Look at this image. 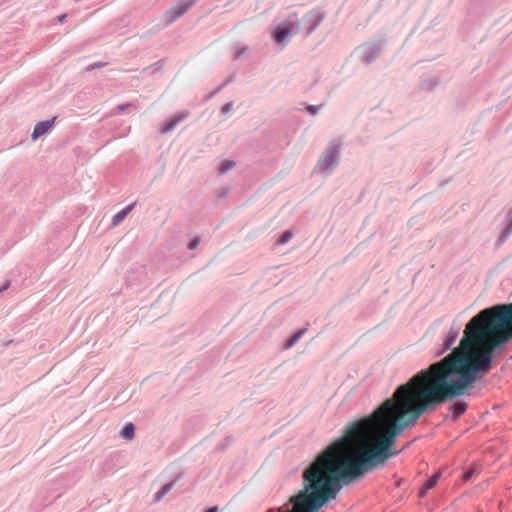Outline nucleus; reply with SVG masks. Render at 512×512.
Masks as SVG:
<instances>
[{
  "mask_svg": "<svg viewBox=\"0 0 512 512\" xmlns=\"http://www.w3.org/2000/svg\"><path fill=\"white\" fill-rule=\"evenodd\" d=\"M512 338V303L497 304L475 315L458 347L414 375V424L426 412L459 396L487 374L493 352Z\"/></svg>",
  "mask_w": 512,
  "mask_h": 512,
  "instance_id": "obj_1",
  "label": "nucleus"
},
{
  "mask_svg": "<svg viewBox=\"0 0 512 512\" xmlns=\"http://www.w3.org/2000/svg\"><path fill=\"white\" fill-rule=\"evenodd\" d=\"M193 5V0H180L174 7L163 14V22L166 26L172 24L179 17L184 15Z\"/></svg>",
  "mask_w": 512,
  "mask_h": 512,
  "instance_id": "obj_2",
  "label": "nucleus"
},
{
  "mask_svg": "<svg viewBox=\"0 0 512 512\" xmlns=\"http://www.w3.org/2000/svg\"><path fill=\"white\" fill-rule=\"evenodd\" d=\"M193 5V0H180L174 7L163 14V22L166 26L172 24L179 17L184 15Z\"/></svg>",
  "mask_w": 512,
  "mask_h": 512,
  "instance_id": "obj_3",
  "label": "nucleus"
},
{
  "mask_svg": "<svg viewBox=\"0 0 512 512\" xmlns=\"http://www.w3.org/2000/svg\"><path fill=\"white\" fill-rule=\"evenodd\" d=\"M338 154H339V151L336 147L328 148L324 152V154L319 162V166L322 167L323 169H327L337 160Z\"/></svg>",
  "mask_w": 512,
  "mask_h": 512,
  "instance_id": "obj_4",
  "label": "nucleus"
},
{
  "mask_svg": "<svg viewBox=\"0 0 512 512\" xmlns=\"http://www.w3.org/2000/svg\"><path fill=\"white\" fill-rule=\"evenodd\" d=\"M293 29L294 25L291 22L282 23L275 29L273 38L276 42L281 43L292 32Z\"/></svg>",
  "mask_w": 512,
  "mask_h": 512,
  "instance_id": "obj_5",
  "label": "nucleus"
},
{
  "mask_svg": "<svg viewBox=\"0 0 512 512\" xmlns=\"http://www.w3.org/2000/svg\"><path fill=\"white\" fill-rule=\"evenodd\" d=\"M55 117L50 120L39 122L35 125L32 132V139L35 141L45 133H47L54 126Z\"/></svg>",
  "mask_w": 512,
  "mask_h": 512,
  "instance_id": "obj_6",
  "label": "nucleus"
},
{
  "mask_svg": "<svg viewBox=\"0 0 512 512\" xmlns=\"http://www.w3.org/2000/svg\"><path fill=\"white\" fill-rule=\"evenodd\" d=\"M441 478V473L437 472L431 476L421 487L419 495L424 496L428 490L434 488Z\"/></svg>",
  "mask_w": 512,
  "mask_h": 512,
  "instance_id": "obj_7",
  "label": "nucleus"
},
{
  "mask_svg": "<svg viewBox=\"0 0 512 512\" xmlns=\"http://www.w3.org/2000/svg\"><path fill=\"white\" fill-rule=\"evenodd\" d=\"M468 404L464 401L456 402L450 406L454 419H458L467 410Z\"/></svg>",
  "mask_w": 512,
  "mask_h": 512,
  "instance_id": "obj_8",
  "label": "nucleus"
},
{
  "mask_svg": "<svg viewBox=\"0 0 512 512\" xmlns=\"http://www.w3.org/2000/svg\"><path fill=\"white\" fill-rule=\"evenodd\" d=\"M134 207V204L128 205L126 208L118 212L116 215H114L112 219V224L114 226L118 225L125 217L126 215L132 210Z\"/></svg>",
  "mask_w": 512,
  "mask_h": 512,
  "instance_id": "obj_9",
  "label": "nucleus"
},
{
  "mask_svg": "<svg viewBox=\"0 0 512 512\" xmlns=\"http://www.w3.org/2000/svg\"><path fill=\"white\" fill-rule=\"evenodd\" d=\"M135 427L132 423H127L121 431V436L125 439L131 440L134 438Z\"/></svg>",
  "mask_w": 512,
  "mask_h": 512,
  "instance_id": "obj_10",
  "label": "nucleus"
},
{
  "mask_svg": "<svg viewBox=\"0 0 512 512\" xmlns=\"http://www.w3.org/2000/svg\"><path fill=\"white\" fill-rule=\"evenodd\" d=\"M305 329H302L298 332H296L294 335H292L286 342L285 344V348L286 349H289L291 348L293 345H295L298 340L303 336V334L305 333Z\"/></svg>",
  "mask_w": 512,
  "mask_h": 512,
  "instance_id": "obj_11",
  "label": "nucleus"
},
{
  "mask_svg": "<svg viewBox=\"0 0 512 512\" xmlns=\"http://www.w3.org/2000/svg\"><path fill=\"white\" fill-rule=\"evenodd\" d=\"M174 486V483H168L164 485L155 495L156 500H160L163 496H165Z\"/></svg>",
  "mask_w": 512,
  "mask_h": 512,
  "instance_id": "obj_12",
  "label": "nucleus"
},
{
  "mask_svg": "<svg viewBox=\"0 0 512 512\" xmlns=\"http://www.w3.org/2000/svg\"><path fill=\"white\" fill-rule=\"evenodd\" d=\"M457 336H458V332H452V331L449 332L445 339V342H444L445 347L446 348L451 347L455 343Z\"/></svg>",
  "mask_w": 512,
  "mask_h": 512,
  "instance_id": "obj_13",
  "label": "nucleus"
},
{
  "mask_svg": "<svg viewBox=\"0 0 512 512\" xmlns=\"http://www.w3.org/2000/svg\"><path fill=\"white\" fill-rule=\"evenodd\" d=\"M180 120H182V117H175V118L171 119L170 121H168L166 123L165 127L163 128V132L171 131Z\"/></svg>",
  "mask_w": 512,
  "mask_h": 512,
  "instance_id": "obj_14",
  "label": "nucleus"
},
{
  "mask_svg": "<svg viewBox=\"0 0 512 512\" xmlns=\"http://www.w3.org/2000/svg\"><path fill=\"white\" fill-rule=\"evenodd\" d=\"M293 236V233L291 231H285L282 236L278 239L277 243L282 245L287 243Z\"/></svg>",
  "mask_w": 512,
  "mask_h": 512,
  "instance_id": "obj_15",
  "label": "nucleus"
},
{
  "mask_svg": "<svg viewBox=\"0 0 512 512\" xmlns=\"http://www.w3.org/2000/svg\"><path fill=\"white\" fill-rule=\"evenodd\" d=\"M233 166H234L233 161L225 160L221 163L219 170H220V172L224 173V172L228 171L229 169H231Z\"/></svg>",
  "mask_w": 512,
  "mask_h": 512,
  "instance_id": "obj_16",
  "label": "nucleus"
},
{
  "mask_svg": "<svg viewBox=\"0 0 512 512\" xmlns=\"http://www.w3.org/2000/svg\"><path fill=\"white\" fill-rule=\"evenodd\" d=\"M231 109H232V104L227 103V104H225V105L222 107V112H223V113H227V112H229Z\"/></svg>",
  "mask_w": 512,
  "mask_h": 512,
  "instance_id": "obj_17",
  "label": "nucleus"
},
{
  "mask_svg": "<svg viewBox=\"0 0 512 512\" xmlns=\"http://www.w3.org/2000/svg\"><path fill=\"white\" fill-rule=\"evenodd\" d=\"M308 111L311 113V114H316L318 111H319V107L318 106H309L308 107Z\"/></svg>",
  "mask_w": 512,
  "mask_h": 512,
  "instance_id": "obj_18",
  "label": "nucleus"
},
{
  "mask_svg": "<svg viewBox=\"0 0 512 512\" xmlns=\"http://www.w3.org/2000/svg\"><path fill=\"white\" fill-rule=\"evenodd\" d=\"M198 244H199V240H198V239H194V240H192V241L190 242V244H189V248H190V249H195V248L198 246Z\"/></svg>",
  "mask_w": 512,
  "mask_h": 512,
  "instance_id": "obj_19",
  "label": "nucleus"
},
{
  "mask_svg": "<svg viewBox=\"0 0 512 512\" xmlns=\"http://www.w3.org/2000/svg\"><path fill=\"white\" fill-rule=\"evenodd\" d=\"M129 106H130V104L119 105V106H118V109H119L120 111H123L126 107H129Z\"/></svg>",
  "mask_w": 512,
  "mask_h": 512,
  "instance_id": "obj_20",
  "label": "nucleus"
},
{
  "mask_svg": "<svg viewBox=\"0 0 512 512\" xmlns=\"http://www.w3.org/2000/svg\"><path fill=\"white\" fill-rule=\"evenodd\" d=\"M206 512H218V508L217 507H211V508L207 509Z\"/></svg>",
  "mask_w": 512,
  "mask_h": 512,
  "instance_id": "obj_21",
  "label": "nucleus"
},
{
  "mask_svg": "<svg viewBox=\"0 0 512 512\" xmlns=\"http://www.w3.org/2000/svg\"><path fill=\"white\" fill-rule=\"evenodd\" d=\"M64 18H65V15L60 16L59 17V22H62L64 20Z\"/></svg>",
  "mask_w": 512,
  "mask_h": 512,
  "instance_id": "obj_22",
  "label": "nucleus"
}]
</instances>
